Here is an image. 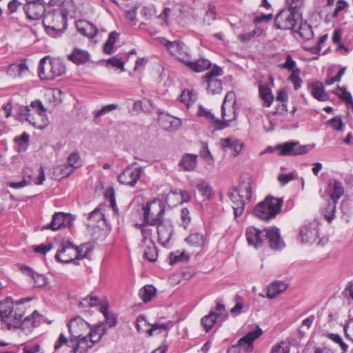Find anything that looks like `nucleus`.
I'll list each match as a JSON object with an SVG mask.
<instances>
[{"mask_svg": "<svg viewBox=\"0 0 353 353\" xmlns=\"http://www.w3.org/2000/svg\"><path fill=\"white\" fill-rule=\"evenodd\" d=\"M67 326L70 334V339H75L87 334L90 324L81 316H77L68 321Z\"/></svg>", "mask_w": 353, "mask_h": 353, "instance_id": "13", "label": "nucleus"}, {"mask_svg": "<svg viewBox=\"0 0 353 353\" xmlns=\"http://www.w3.org/2000/svg\"><path fill=\"white\" fill-rule=\"evenodd\" d=\"M165 46L172 57H175L177 60L185 65L187 61H188V59L190 58L188 48L182 41L178 40L174 41H167L165 43Z\"/></svg>", "mask_w": 353, "mask_h": 353, "instance_id": "12", "label": "nucleus"}, {"mask_svg": "<svg viewBox=\"0 0 353 353\" xmlns=\"http://www.w3.org/2000/svg\"><path fill=\"white\" fill-rule=\"evenodd\" d=\"M245 235L248 244L254 246L256 248L263 245L265 238L263 231L253 226L247 228Z\"/></svg>", "mask_w": 353, "mask_h": 353, "instance_id": "21", "label": "nucleus"}, {"mask_svg": "<svg viewBox=\"0 0 353 353\" xmlns=\"http://www.w3.org/2000/svg\"><path fill=\"white\" fill-rule=\"evenodd\" d=\"M228 101L232 102L233 117L231 119H228V120H230L231 122L232 121L236 120L239 114V107L236 101V95L235 93L232 91H230L226 94L223 102L222 103L221 117L223 119H225V118H226L225 105Z\"/></svg>", "mask_w": 353, "mask_h": 353, "instance_id": "27", "label": "nucleus"}, {"mask_svg": "<svg viewBox=\"0 0 353 353\" xmlns=\"http://www.w3.org/2000/svg\"><path fill=\"white\" fill-rule=\"evenodd\" d=\"M88 332L87 334L88 336L90 337L91 341L96 344L99 343L101 340L103 336L106 334L107 328L105 324L103 322H101L100 323L95 324L92 326L90 325Z\"/></svg>", "mask_w": 353, "mask_h": 353, "instance_id": "28", "label": "nucleus"}, {"mask_svg": "<svg viewBox=\"0 0 353 353\" xmlns=\"http://www.w3.org/2000/svg\"><path fill=\"white\" fill-rule=\"evenodd\" d=\"M146 224V223L140 225L137 224V226L140 228L141 231V234L143 236L141 243L143 245L148 243L150 241H153L152 239V230L148 227L149 225Z\"/></svg>", "mask_w": 353, "mask_h": 353, "instance_id": "47", "label": "nucleus"}, {"mask_svg": "<svg viewBox=\"0 0 353 353\" xmlns=\"http://www.w3.org/2000/svg\"><path fill=\"white\" fill-rule=\"evenodd\" d=\"M259 95L263 101V105L264 107H270L274 100V96L272 93L271 89L268 85L260 84L259 86Z\"/></svg>", "mask_w": 353, "mask_h": 353, "instance_id": "36", "label": "nucleus"}, {"mask_svg": "<svg viewBox=\"0 0 353 353\" xmlns=\"http://www.w3.org/2000/svg\"><path fill=\"white\" fill-rule=\"evenodd\" d=\"M8 71L14 72L15 75L21 77L28 71V68L25 63H14L9 66Z\"/></svg>", "mask_w": 353, "mask_h": 353, "instance_id": "52", "label": "nucleus"}, {"mask_svg": "<svg viewBox=\"0 0 353 353\" xmlns=\"http://www.w3.org/2000/svg\"><path fill=\"white\" fill-rule=\"evenodd\" d=\"M327 124L336 131L344 130V124L340 116L334 117L327 121Z\"/></svg>", "mask_w": 353, "mask_h": 353, "instance_id": "55", "label": "nucleus"}, {"mask_svg": "<svg viewBox=\"0 0 353 353\" xmlns=\"http://www.w3.org/2000/svg\"><path fill=\"white\" fill-rule=\"evenodd\" d=\"M94 345L95 343L91 341L88 334L82 335L78 339H68L63 333H61L54 344V349L57 351L63 345H66L70 348L68 353H85Z\"/></svg>", "mask_w": 353, "mask_h": 353, "instance_id": "3", "label": "nucleus"}, {"mask_svg": "<svg viewBox=\"0 0 353 353\" xmlns=\"http://www.w3.org/2000/svg\"><path fill=\"white\" fill-rule=\"evenodd\" d=\"M181 218L182 225H183V228H186L191 221L190 212L188 208H183L181 210Z\"/></svg>", "mask_w": 353, "mask_h": 353, "instance_id": "64", "label": "nucleus"}, {"mask_svg": "<svg viewBox=\"0 0 353 353\" xmlns=\"http://www.w3.org/2000/svg\"><path fill=\"white\" fill-rule=\"evenodd\" d=\"M105 196L110 199L111 208L115 212H117L119 210L116 205L115 193L113 188H110L107 190Z\"/></svg>", "mask_w": 353, "mask_h": 353, "instance_id": "60", "label": "nucleus"}, {"mask_svg": "<svg viewBox=\"0 0 353 353\" xmlns=\"http://www.w3.org/2000/svg\"><path fill=\"white\" fill-rule=\"evenodd\" d=\"M198 115L210 119V122L214 125L215 130H221L230 126V120L225 118L223 119V121H221L216 118L210 110H206L202 105L199 108Z\"/></svg>", "mask_w": 353, "mask_h": 353, "instance_id": "24", "label": "nucleus"}, {"mask_svg": "<svg viewBox=\"0 0 353 353\" xmlns=\"http://www.w3.org/2000/svg\"><path fill=\"white\" fill-rule=\"evenodd\" d=\"M185 241L194 247H203L205 243V237L203 234L196 232L190 234Z\"/></svg>", "mask_w": 353, "mask_h": 353, "instance_id": "41", "label": "nucleus"}, {"mask_svg": "<svg viewBox=\"0 0 353 353\" xmlns=\"http://www.w3.org/2000/svg\"><path fill=\"white\" fill-rule=\"evenodd\" d=\"M159 122L163 129L170 131L176 130L180 125V120L168 116L160 117Z\"/></svg>", "mask_w": 353, "mask_h": 353, "instance_id": "35", "label": "nucleus"}, {"mask_svg": "<svg viewBox=\"0 0 353 353\" xmlns=\"http://www.w3.org/2000/svg\"><path fill=\"white\" fill-rule=\"evenodd\" d=\"M189 258L190 256L188 255H186L185 252H182L179 254L171 253L170 256V264L172 265L179 261H187L189 260Z\"/></svg>", "mask_w": 353, "mask_h": 353, "instance_id": "58", "label": "nucleus"}, {"mask_svg": "<svg viewBox=\"0 0 353 353\" xmlns=\"http://www.w3.org/2000/svg\"><path fill=\"white\" fill-rule=\"evenodd\" d=\"M28 180H26V179H24L23 180H22L20 182H8V186L14 189H19V188H22L26 186L28 184H30L32 182L37 185H41L46 179L43 167L41 166L39 168V175L37 176V180L32 179L31 174H29L28 176Z\"/></svg>", "mask_w": 353, "mask_h": 353, "instance_id": "25", "label": "nucleus"}, {"mask_svg": "<svg viewBox=\"0 0 353 353\" xmlns=\"http://www.w3.org/2000/svg\"><path fill=\"white\" fill-rule=\"evenodd\" d=\"M77 31L83 36L92 39L98 33V29L92 23L85 20H78L76 22Z\"/></svg>", "mask_w": 353, "mask_h": 353, "instance_id": "26", "label": "nucleus"}, {"mask_svg": "<svg viewBox=\"0 0 353 353\" xmlns=\"http://www.w3.org/2000/svg\"><path fill=\"white\" fill-rule=\"evenodd\" d=\"M32 278L34 280V287L41 288L47 285L48 279L44 275L34 272V274H32Z\"/></svg>", "mask_w": 353, "mask_h": 353, "instance_id": "57", "label": "nucleus"}, {"mask_svg": "<svg viewBox=\"0 0 353 353\" xmlns=\"http://www.w3.org/2000/svg\"><path fill=\"white\" fill-rule=\"evenodd\" d=\"M262 333V330L257 326L254 330L249 332L244 336L241 338L236 345L245 352H252L253 350V342L258 339Z\"/></svg>", "mask_w": 353, "mask_h": 353, "instance_id": "20", "label": "nucleus"}, {"mask_svg": "<svg viewBox=\"0 0 353 353\" xmlns=\"http://www.w3.org/2000/svg\"><path fill=\"white\" fill-rule=\"evenodd\" d=\"M136 327L138 332H146L148 336H151L155 331L159 330V332L163 330L168 331V323H154L150 325L143 315H139L136 320Z\"/></svg>", "mask_w": 353, "mask_h": 353, "instance_id": "19", "label": "nucleus"}, {"mask_svg": "<svg viewBox=\"0 0 353 353\" xmlns=\"http://www.w3.org/2000/svg\"><path fill=\"white\" fill-rule=\"evenodd\" d=\"M319 222L316 220L305 222L300 229V235L303 243L313 244L319 239Z\"/></svg>", "mask_w": 353, "mask_h": 353, "instance_id": "11", "label": "nucleus"}, {"mask_svg": "<svg viewBox=\"0 0 353 353\" xmlns=\"http://www.w3.org/2000/svg\"><path fill=\"white\" fill-rule=\"evenodd\" d=\"M143 168L127 167L119 176L118 181L121 184L134 187L143 173Z\"/></svg>", "mask_w": 353, "mask_h": 353, "instance_id": "16", "label": "nucleus"}, {"mask_svg": "<svg viewBox=\"0 0 353 353\" xmlns=\"http://www.w3.org/2000/svg\"><path fill=\"white\" fill-rule=\"evenodd\" d=\"M145 244L146 245V248L144 252V256L151 262L156 261L158 253L155 243L154 241H150L148 243Z\"/></svg>", "mask_w": 353, "mask_h": 353, "instance_id": "43", "label": "nucleus"}, {"mask_svg": "<svg viewBox=\"0 0 353 353\" xmlns=\"http://www.w3.org/2000/svg\"><path fill=\"white\" fill-rule=\"evenodd\" d=\"M73 221L70 214L64 212H55L50 223L43 225V230L57 231L67 226H70Z\"/></svg>", "mask_w": 353, "mask_h": 353, "instance_id": "18", "label": "nucleus"}, {"mask_svg": "<svg viewBox=\"0 0 353 353\" xmlns=\"http://www.w3.org/2000/svg\"><path fill=\"white\" fill-rule=\"evenodd\" d=\"M252 188L251 182H242L239 187L229 190L228 195L232 202V208L235 218L241 216L245 210L246 202H249L252 197Z\"/></svg>", "mask_w": 353, "mask_h": 353, "instance_id": "1", "label": "nucleus"}, {"mask_svg": "<svg viewBox=\"0 0 353 353\" xmlns=\"http://www.w3.org/2000/svg\"><path fill=\"white\" fill-rule=\"evenodd\" d=\"M30 300L31 298L21 299L20 300L16 302L15 307H14L13 309L14 316L12 321H16L17 320L22 319L26 310L23 304L25 302H28Z\"/></svg>", "mask_w": 353, "mask_h": 353, "instance_id": "38", "label": "nucleus"}, {"mask_svg": "<svg viewBox=\"0 0 353 353\" xmlns=\"http://www.w3.org/2000/svg\"><path fill=\"white\" fill-rule=\"evenodd\" d=\"M14 109L17 110V119L20 121H28L34 128L44 129L48 125V121L43 119L42 122H38L30 114V108L28 105H16Z\"/></svg>", "mask_w": 353, "mask_h": 353, "instance_id": "15", "label": "nucleus"}, {"mask_svg": "<svg viewBox=\"0 0 353 353\" xmlns=\"http://www.w3.org/2000/svg\"><path fill=\"white\" fill-rule=\"evenodd\" d=\"M43 23L49 35L57 37L66 29L67 19L61 12H48L44 15Z\"/></svg>", "mask_w": 353, "mask_h": 353, "instance_id": "5", "label": "nucleus"}, {"mask_svg": "<svg viewBox=\"0 0 353 353\" xmlns=\"http://www.w3.org/2000/svg\"><path fill=\"white\" fill-rule=\"evenodd\" d=\"M301 20V14L299 11H294L290 8L281 10L274 18V26L280 30H295Z\"/></svg>", "mask_w": 353, "mask_h": 353, "instance_id": "6", "label": "nucleus"}, {"mask_svg": "<svg viewBox=\"0 0 353 353\" xmlns=\"http://www.w3.org/2000/svg\"><path fill=\"white\" fill-rule=\"evenodd\" d=\"M157 290L152 285H146L139 292V296L143 302H149L156 295Z\"/></svg>", "mask_w": 353, "mask_h": 353, "instance_id": "39", "label": "nucleus"}, {"mask_svg": "<svg viewBox=\"0 0 353 353\" xmlns=\"http://www.w3.org/2000/svg\"><path fill=\"white\" fill-rule=\"evenodd\" d=\"M281 156H296L307 154L311 149L308 145H299L298 141H288L276 145Z\"/></svg>", "mask_w": 353, "mask_h": 353, "instance_id": "10", "label": "nucleus"}, {"mask_svg": "<svg viewBox=\"0 0 353 353\" xmlns=\"http://www.w3.org/2000/svg\"><path fill=\"white\" fill-rule=\"evenodd\" d=\"M282 205V199L268 196L254 207L253 214L262 221H269L281 212Z\"/></svg>", "mask_w": 353, "mask_h": 353, "instance_id": "2", "label": "nucleus"}, {"mask_svg": "<svg viewBox=\"0 0 353 353\" xmlns=\"http://www.w3.org/2000/svg\"><path fill=\"white\" fill-rule=\"evenodd\" d=\"M67 163L74 170L80 168L81 166V161L79 152H72L67 159Z\"/></svg>", "mask_w": 353, "mask_h": 353, "instance_id": "50", "label": "nucleus"}, {"mask_svg": "<svg viewBox=\"0 0 353 353\" xmlns=\"http://www.w3.org/2000/svg\"><path fill=\"white\" fill-rule=\"evenodd\" d=\"M235 305L230 310L231 314H239L243 307V298L239 294L234 296Z\"/></svg>", "mask_w": 353, "mask_h": 353, "instance_id": "59", "label": "nucleus"}, {"mask_svg": "<svg viewBox=\"0 0 353 353\" xmlns=\"http://www.w3.org/2000/svg\"><path fill=\"white\" fill-rule=\"evenodd\" d=\"M46 322V317L34 310L31 315L27 316L23 320L8 322L6 323L8 330L21 329L22 330H31L32 328L39 326Z\"/></svg>", "mask_w": 353, "mask_h": 353, "instance_id": "8", "label": "nucleus"}, {"mask_svg": "<svg viewBox=\"0 0 353 353\" xmlns=\"http://www.w3.org/2000/svg\"><path fill=\"white\" fill-rule=\"evenodd\" d=\"M307 87L311 94L318 101H325L328 100L329 96L325 92L324 86L321 81L311 83Z\"/></svg>", "mask_w": 353, "mask_h": 353, "instance_id": "29", "label": "nucleus"}, {"mask_svg": "<svg viewBox=\"0 0 353 353\" xmlns=\"http://www.w3.org/2000/svg\"><path fill=\"white\" fill-rule=\"evenodd\" d=\"M197 155L193 154H185L180 160L178 165L183 171H192L197 164Z\"/></svg>", "mask_w": 353, "mask_h": 353, "instance_id": "32", "label": "nucleus"}, {"mask_svg": "<svg viewBox=\"0 0 353 353\" xmlns=\"http://www.w3.org/2000/svg\"><path fill=\"white\" fill-rule=\"evenodd\" d=\"M107 63L112 67L120 68L121 71H124V62L117 57H112L107 60Z\"/></svg>", "mask_w": 353, "mask_h": 353, "instance_id": "62", "label": "nucleus"}, {"mask_svg": "<svg viewBox=\"0 0 353 353\" xmlns=\"http://www.w3.org/2000/svg\"><path fill=\"white\" fill-rule=\"evenodd\" d=\"M216 316H213V312H209L208 315L204 316L201 320V323L206 332H208L216 323Z\"/></svg>", "mask_w": 353, "mask_h": 353, "instance_id": "51", "label": "nucleus"}, {"mask_svg": "<svg viewBox=\"0 0 353 353\" xmlns=\"http://www.w3.org/2000/svg\"><path fill=\"white\" fill-rule=\"evenodd\" d=\"M348 7V3L345 0H338L336 2V8L331 15V19L329 18V15L325 17V21L329 23L332 19L336 18L339 12L343 10L345 8Z\"/></svg>", "mask_w": 353, "mask_h": 353, "instance_id": "53", "label": "nucleus"}, {"mask_svg": "<svg viewBox=\"0 0 353 353\" xmlns=\"http://www.w3.org/2000/svg\"><path fill=\"white\" fill-rule=\"evenodd\" d=\"M336 203L333 200L329 199L327 207L323 211L324 216L328 222H331L335 217Z\"/></svg>", "mask_w": 353, "mask_h": 353, "instance_id": "46", "label": "nucleus"}, {"mask_svg": "<svg viewBox=\"0 0 353 353\" xmlns=\"http://www.w3.org/2000/svg\"><path fill=\"white\" fill-rule=\"evenodd\" d=\"M144 212V222L149 225H156L163 220L162 217L165 212L164 206L161 203L148 202L143 207Z\"/></svg>", "mask_w": 353, "mask_h": 353, "instance_id": "9", "label": "nucleus"}, {"mask_svg": "<svg viewBox=\"0 0 353 353\" xmlns=\"http://www.w3.org/2000/svg\"><path fill=\"white\" fill-rule=\"evenodd\" d=\"M332 192L330 195V199L335 203H338L340 198L343 195L345 190L341 182L338 180H334L332 183Z\"/></svg>", "mask_w": 353, "mask_h": 353, "instance_id": "40", "label": "nucleus"}, {"mask_svg": "<svg viewBox=\"0 0 353 353\" xmlns=\"http://www.w3.org/2000/svg\"><path fill=\"white\" fill-rule=\"evenodd\" d=\"M30 107L37 113L38 116L41 117V122H42L43 119H46L48 120L46 117V109L41 101L36 100L32 101L30 104Z\"/></svg>", "mask_w": 353, "mask_h": 353, "instance_id": "49", "label": "nucleus"}, {"mask_svg": "<svg viewBox=\"0 0 353 353\" xmlns=\"http://www.w3.org/2000/svg\"><path fill=\"white\" fill-rule=\"evenodd\" d=\"M90 57V54L87 50L74 48L72 53L68 56V59L74 63L80 65L88 61Z\"/></svg>", "mask_w": 353, "mask_h": 353, "instance_id": "31", "label": "nucleus"}, {"mask_svg": "<svg viewBox=\"0 0 353 353\" xmlns=\"http://www.w3.org/2000/svg\"><path fill=\"white\" fill-rule=\"evenodd\" d=\"M14 305L10 298H7L6 300L0 302V316L8 318L13 313Z\"/></svg>", "mask_w": 353, "mask_h": 353, "instance_id": "37", "label": "nucleus"}, {"mask_svg": "<svg viewBox=\"0 0 353 353\" xmlns=\"http://www.w3.org/2000/svg\"><path fill=\"white\" fill-rule=\"evenodd\" d=\"M43 0H34L27 1L23 6V10L27 17L31 20H38L44 17L46 8Z\"/></svg>", "mask_w": 353, "mask_h": 353, "instance_id": "17", "label": "nucleus"}, {"mask_svg": "<svg viewBox=\"0 0 353 353\" xmlns=\"http://www.w3.org/2000/svg\"><path fill=\"white\" fill-rule=\"evenodd\" d=\"M287 288V284L283 281H274L268 287L266 296L270 299H274L283 292Z\"/></svg>", "mask_w": 353, "mask_h": 353, "instance_id": "33", "label": "nucleus"}, {"mask_svg": "<svg viewBox=\"0 0 353 353\" xmlns=\"http://www.w3.org/2000/svg\"><path fill=\"white\" fill-rule=\"evenodd\" d=\"M265 240L268 239L269 245L274 250H281L285 246V243L281 239L280 232L277 228L264 230Z\"/></svg>", "mask_w": 353, "mask_h": 353, "instance_id": "22", "label": "nucleus"}, {"mask_svg": "<svg viewBox=\"0 0 353 353\" xmlns=\"http://www.w3.org/2000/svg\"><path fill=\"white\" fill-rule=\"evenodd\" d=\"M118 107H119V105L117 104H114V103L109 104V105L102 107L101 110H99L98 111H95V117L94 119V122L96 124L99 123L100 121L99 118L101 116L105 115L112 110H117L118 108Z\"/></svg>", "mask_w": 353, "mask_h": 353, "instance_id": "48", "label": "nucleus"}, {"mask_svg": "<svg viewBox=\"0 0 353 353\" xmlns=\"http://www.w3.org/2000/svg\"><path fill=\"white\" fill-rule=\"evenodd\" d=\"M297 26L298 28H296L294 31L298 32L302 38L309 39L312 34L311 26L306 22L303 23L301 19Z\"/></svg>", "mask_w": 353, "mask_h": 353, "instance_id": "44", "label": "nucleus"}, {"mask_svg": "<svg viewBox=\"0 0 353 353\" xmlns=\"http://www.w3.org/2000/svg\"><path fill=\"white\" fill-rule=\"evenodd\" d=\"M118 35L119 34L116 31L111 32L109 34L108 38L103 46L104 53L107 54H112L113 53L114 46L117 39Z\"/></svg>", "mask_w": 353, "mask_h": 353, "instance_id": "42", "label": "nucleus"}, {"mask_svg": "<svg viewBox=\"0 0 353 353\" xmlns=\"http://www.w3.org/2000/svg\"><path fill=\"white\" fill-rule=\"evenodd\" d=\"M270 353H290V347L281 341L272 347Z\"/></svg>", "mask_w": 353, "mask_h": 353, "instance_id": "61", "label": "nucleus"}, {"mask_svg": "<svg viewBox=\"0 0 353 353\" xmlns=\"http://www.w3.org/2000/svg\"><path fill=\"white\" fill-rule=\"evenodd\" d=\"M65 72L64 64L59 59L42 58L38 67V74L41 80H53Z\"/></svg>", "mask_w": 353, "mask_h": 353, "instance_id": "4", "label": "nucleus"}, {"mask_svg": "<svg viewBox=\"0 0 353 353\" xmlns=\"http://www.w3.org/2000/svg\"><path fill=\"white\" fill-rule=\"evenodd\" d=\"M56 170L57 172H59L61 175V177L63 178L70 176L74 172V170L69 165H63L57 166L56 168Z\"/></svg>", "mask_w": 353, "mask_h": 353, "instance_id": "63", "label": "nucleus"}, {"mask_svg": "<svg viewBox=\"0 0 353 353\" xmlns=\"http://www.w3.org/2000/svg\"><path fill=\"white\" fill-rule=\"evenodd\" d=\"M196 188L201 193L202 196L205 197L208 199L212 198V188L208 183L201 181L196 185Z\"/></svg>", "mask_w": 353, "mask_h": 353, "instance_id": "45", "label": "nucleus"}, {"mask_svg": "<svg viewBox=\"0 0 353 353\" xmlns=\"http://www.w3.org/2000/svg\"><path fill=\"white\" fill-rule=\"evenodd\" d=\"M223 74V70L221 67L214 65L213 68L205 74V81L208 83V91L212 94L221 93L223 87L222 82L216 79V77Z\"/></svg>", "mask_w": 353, "mask_h": 353, "instance_id": "14", "label": "nucleus"}, {"mask_svg": "<svg viewBox=\"0 0 353 353\" xmlns=\"http://www.w3.org/2000/svg\"><path fill=\"white\" fill-rule=\"evenodd\" d=\"M78 252L71 241H65L61 242L55 257L62 263L79 265L78 261L86 257L88 252L86 251L84 254H78Z\"/></svg>", "mask_w": 353, "mask_h": 353, "instance_id": "7", "label": "nucleus"}, {"mask_svg": "<svg viewBox=\"0 0 353 353\" xmlns=\"http://www.w3.org/2000/svg\"><path fill=\"white\" fill-rule=\"evenodd\" d=\"M300 70L296 69L293 70L291 73L290 76L288 78V80L291 81L294 85V90H297L299 89L302 84V79L299 77Z\"/></svg>", "mask_w": 353, "mask_h": 353, "instance_id": "54", "label": "nucleus"}, {"mask_svg": "<svg viewBox=\"0 0 353 353\" xmlns=\"http://www.w3.org/2000/svg\"><path fill=\"white\" fill-rule=\"evenodd\" d=\"M221 147L224 151L231 150L234 152L233 155H238L243 148V143L237 139H233L230 137L221 139Z\"/></svg>", "mask_w": 353, "mask_h": 353, "instance_id": "30", "label": "nucleus"}, {"mask_svg": "<svg viewBox=\"0 0 353 353\" xmlns=\"http://www.w3.org/2000/svg\"><path fill=\"white\" fill-rule=\"evenodd\" d=\"M157 225L158 241L165 246L170 240L173 233V227L168 221L163 220L159 222Z\"/></svg>", "mask_w": 353, "mask_h": 353, "instance_id": "23", "label": "nucleus"}, {"mask_svg": "<svg viewBox=\"0 0 353 353\" xmlns=\"http://www.w3.org/2000/svg\"><path fill=\"white\" fill-rule=\"evenodd\" d=\"M185 65L188 66L190 69L194 72H201L210 68L211 63L209 60L203 58L199 59L195 61H190V58H189Z\"/></svg>", "mask_w": 353, "mask_h": 353, "instance_id": "34", "label": "nucleus"}, {"mask_svg": "<svg viewBox=\"0 0 353 353\" xmlns=\"http://www.w3.org/2000/svg\"><path fill=\"white\" fill-rule=\"evenodd\" d=\"M279 66L280 68L287 69L292 72L296 69V61L292 59V57L290 54H288L286 56L285 63L279 64Z\"/></svg>", "mask_w": 353, "mask_h": 353, "instance_id": "56", "label": "nucleus"}]
</instances>
